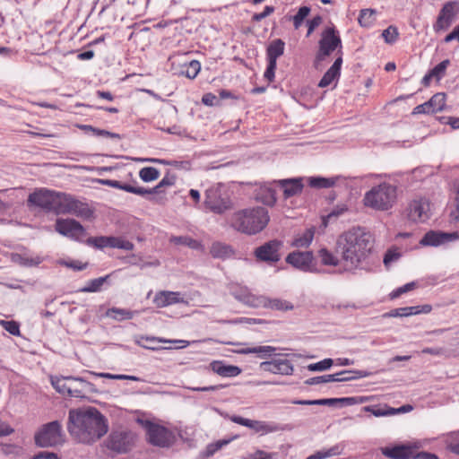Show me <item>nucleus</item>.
<instances>
[{
    "instance_id": "3c124183",
    "label": "nucleus",
    "mask_w": 459,
    "mask_h": 459,
    "mask_svg": "<svg viewBox=\"0 0 459 459\" xmlns=\"http://www.w3.org/2000/svg\"><path fill=\"white\" fill-rule=\"evenodd\" d=\"M310 8L308 6H302L299 9L298 13L292 17L293 25L295 29H299L305 18L309 14Z\"/></svg>"
},
{
    "instance_id": "6e6552de",
    "label": "nucleus",
    "mask_w": 459,
    "mask_h": 459,
    "mask_svg": "<svg viewBox=\"0 0 459 459\" xmlns=\"http://www.w3.org/2000/svg\"><path fill=\"white\" fill-rule=\"evenodd\" d=\"M35 444L39 447H52L61 445L64 441L62 426L54 420L44 424L34 436Z\"/></svg>"
},
{
    "instance_id": "20e7f679",
    "label": "nucleus",
    "mask_w": 459,
    "mask_h": 459,
    "mask_svg": "<svg viewBox=\"0 0 459 459\" xmlns=\"http://www.w3.org/2000/svg\"><path fill=\"white\" fill-rule=\"evenodd\" d=\"M397 187L384 182L372 187L364 195V204L377 211L389 210L396 201Z\"/></svg>"
},
{
    "instance_id": "c03bdc74",
    "label": "nucleus",
    "mask_w": 459,
    "mask_h": 459,
    "mask_svg": "<svg viewBox=\"0 0 459 459\" xmlns=\"http://www.w3.org/2000/svg\"><path fill=\"white\" fill-rule=\"evenodd\" d=\"M428 102L431 109H433V113L441 111L446 106V94L437 93L433 95Z\"/></svg>"
},
{
    "instance_id": "4be33fe9",
    "label": "nucleus",
    "mask_w": 459,
    "mask_h": 459,
    "mask_svg": "<svg viewBox=\"0 0 459 459\" xmlns=\"http://www.w3.org/2000/svg\"><path fill=\"white\" fill-rule=\"evenodd\" d=\"M153 303L157 307H165L178 303H186L183 295L178 291L160 290L156 292Z\"/></svg>"
},
{
    "instance_id": "0eeeda50",
    "label": "nucleus",
    "mask_w": 459,
    "mask_h": 459,
    "mask_svg": "<svg viewBox=\"0 0 459 459\" xmlns=\"http://www.w3.org/2000/svg\"><path fill=\"white\" fill-rule=\"evenodd\" d=\"M342 39L333 27L326 28L321 34L318 42V51L315 58V66L317 68L334 50L338 49L339 56H342Z\"/></svg>"
},
{
    "instance_id": "864d4df0",
    "label": "nucleus",
    "mask_w": 459,
    "mask_h": 459,
    "mask_svg": "<svg viewBox=\"0 0 459 459\" xmlns=\"http://www.w3.org/2000/svg\"><path fill=\"white\" fill-rule=\"evenodd\" d=\"M449 64L450 61L448 59L443 60L429 71L431 75L439 81L445 75L446 70Z\"/></svg>"
},
{
    "instance_id": "a19ab883",
    "label": "nucleus",
    "mask_w": 459,
    "mask_h": 459,
    "mask_svg": "<svg viewBox=\"0 0 459 459\" xmlns=\"http://www.w3.org/2000/svg\"><path fill=\"white\" fill-rule=\"evenodd\" d=\"M85 243L97 249H103L105 247H110V237L100 236V237H90L86 239Z\"/></svg>"
},
{
    "instance_id": "473e14b6",
    "label": "nucleus",
    "mask_w": 459,
    "mask_h": 459,
    "mask_svg": "<svg viewBox=\"0 0 459 459\" xmlns=\"http://www.w3.org/2000/svg\"><path fill=\"white\" fill-rule=\"evenodd\" d=\"M344 445L342 443L328 448L316 451L313 455L307 456L306 459H326L332 456L339 455L342 453Z\"/></svg>"
},
{
    "instance_id": "dca6fc26",
    "label": "nucleus",
    "mask_w": 459,
    "mask_h": 459,
    "mask_svg": "<svg viewBox=\"0 0 459 459\" xmlns=\"http://www.w3.org/2000/svg\"><path fill=\"white\" fill-rule=\"evenodd\" d=\"M56 191L39 188L29 195L28 204L54 212Z\"/></svg>"
},
{
    "instance_id": "58836bf2",
    "label": "nucleus",
    "mask_w": 459,
    "mask_h": 459,
    "mask_svg": "<svg viewBox=\"0 0 459 459\" xmlns=\"http://www.w3.org/2000/svg\"><path fill=\"white\" fill-rule=\"evenodd\" d=\"M109 278V275H106L103 277H99L92 279L87 282V284L82 287L80 291L81 292H98L101 290L103 284Z\"/></svg>"
},
{
    "instance_id": "603ef678",
    "label": "nucleus",
    "mask_w": 459,
    "mask_h": 459,
    "mask_svg": "<svg viewBox=\"0 0 459 459\" xmlns=\"http://www.w3.org/2000/svg\"><path fill=\"white\" fill-rule=\"evenodd\" d=\"M333 364V360L332 359H325L316 363H312L307 365V368L309 371H325L329 369Z\"/></svg>"
},
{
    "instance_id": "f257e3e1",
    "label": "nucleus",
    "mask_w": 459,
    "mask_h": 459,
    "mask_svg": "<svg viewBox=\"0 0 459 459\" xmlns=\"http://www.w3.org/2000/svg\"><path fill=\"white\" fill-rule=\"evenodd\" d=\"M373 247L371 235L362 228H352L341 234L336 240V253L345 272L362 269Z\"/></svg>"
},
{
    "instance_id": "2eb2a0df",
    "label": "nucleus",
    "mask_w": 459,
    "mask_h": 459,
    "mask_svg": "<svg viewBox=\"0 0 459 459\" xmlns=\"http://www.w3.org/2000/svg\"><path fill=\"white\" fill-rule=\"evenodd\" d=\"M408 219L413 222H424L430 217V204L427 198L411 200L406 209Z\"/></svg>"
},
{
    "instance_id": "1a4fd4ad",
    "label": "nucleus",
    "mask_w": 459,
    "mask_h": 459,
    "mask_svg": "<svg viewBox=\"0 0 459 459\" xmlns=\"http://www.w3.org/2000/svg\"><path fill=\"white\" fill-rule=\"evenodd\" d=\"M236 299L253 307H266L280 311L291 310L293 308V306L287 300L281 299H269L264 296H255L251 293L236 296Z\"/></svg>"
},
{
    "instance_id": "8fccbe9b",
    "label": "nucleus",
    "mask_w": 459,
    "mask_h": 459,
    "mask_svg": "<svg viewBox=\"0 0 459 459\" xmlns=\"http://www.w3.org/2000/svg\"><path fill=\"white\" fill-rule=\"evenodd\" d=\"M309 185L312 187L328 188L334 185V180L325 178H310Z\"/></svg>"
},
{
    "instance_id": "6ab92c4d",
    "label": "nucleus",
    "mask_w": 459,
    "mask_h": 459,
    "mask_svg": "<svg viewBox=\"0 0 459 459\" xmlns=\"http://www.w3.org/2000/svg\"><path fill=\"white\" fill-rule=\"evenodd\" d=\"M148 440L151 444L157 446H169L170 444L171 434L164 427L149 423L147 426Z\"/></svg>"
},
{
    "instance_id": "a18cd8bd",
    "label": "nucleus",
    "mask_w": 459,
    "mask_h": 459,
    "mask_svg": "<svg viewBox=\"0 0 459 459\" xmlns=\"http://www.w3.org/2000/svg\"><path fill=\"white\" fill-rule=\"evenodd\" d=\"M110 247L131 251L134 249V244L119 237H110Z\"/></svg>"
},
{
    "instance_id": "72a5a7b5",
    "label": "nucleus",
    "mask_w": 459,
    "mask_h": 459,
    "mask_svg": "<svg viewBox=\"0 0 459 459\" xmlns=\"http://www.w3.org/2000/svg\"><path fill=\"white\" fill-rule=\"evenodd\" d=\"M314 235V228L307 229L302 234H299L294 238L291 246L298 248L307 247L312 243Z\"/></svg>"
},
{
    "instance_id": "69168bd1",
    "label": "nucleus",
    "mask_w": 459,
    "mask_h": 459,
    "mask_svg": "<svg viewBox=\"0 0 459 459\" xmlns=\"http://www.w3.org/2000/svg\"><path fill=\"white\" fill-rule=\"evenodd\" d=\"M277 63L268 62L267 68L264 74V77L269 82H273L275 76Z\"/></svg>"
},
{
    "instance_id": "338daca9",
    "label": "nucleus",
    "mask_w": 459,
    "mask_h": 459,
    "mask_svg": "<svg viewBox=\"0 0 459 459\" xmlns=\"http://www.w3.org/2000/svg\"><path fill=\"white\" fill-rule=\"evenodd\" d=\"M430 113H433V109H431L428 101L423 104L416 106L412 110V115L430 114Z\"/></svg>"
},
{
    "instance_id": "a211bd4d",
    "label": "nucleus",
    "mask_w": 459,
    "mask_h": 459,
    "mask_svg": "<svg viewBox=\"0 0 459 459\" xmlns=\"http://www.w3.org/2000/svg\"><path fill=\"white\" fill-rule=\"evenodd\" d=\"M259 368L264 372L281 376H291L294 372L292 362L287 359L281 358L263 361L260 363Z\"/></svg>"
},
{
    "instance_id": "052dcab7",
    "label": "nucleus",
    "mask_w": 459,
    "mask_h": 459,
    "mask_svg": "<svg viewBox=\"0 0 459 459\" xmlns=\"http://www.w3.org/2000/svg\"><path fill=\"white\" fill-rule=\"evenodd\" d=\"M274 12V7L271 5H266L262 13H255L252 16V21L260 22L271 15Z\"/></svg>"
},
{
    "instance_id": "f3484780",
    "label": "nucleus",
    "mask_w": 459,
    "mask_h": 459,
    "mask_svg": "<svg viewBox=\"0 0 459 459\" xmlns=\"http://www.w3.org/2000/svg\"><path fill=\"white\" fill-rule=\"evenodd\" d=\"M134 436L128 431H114L108 439L107 446L108 449L117 453H126L133 446Z\"/></svg>"
},
{
    "instance_id": "bb28decb",
    "label": "nucleus",
    "mask_w": 459,
    "mask_h": 459,
    "mask_svg": "<svg viewBox=\"0 0 459 459\" xmlns=\"http://www.w3.org/2000/svg\"><path fill=\"white\" fill-rule=\"evenodd\" d=\"M381 453L391 459H409L412 456L411 449L406 446L382 447Z\"/></svg>"
},
{
    "instance_id": "6e6d98bb",
    "label": "nucleus",
    "mask_w": 459,
    "mask_h": 459,
    "mask_svg": "<svg viewBox=\"0 0 459 459\" xmlns=\"http://www.w3.org/2000/svg\"><path fill=\"white\" fill-rule=\"evenodd\" d=\"M364 410L366 411H370L376 417L393 415L395 413V409H394V408H389L388 410H385L382 408H374L372 406H366V407H364Z\"/></svg>"
},
{
    "instance_id": "09e8293b",
    "label": "nucleus",
    "mask_w": 459,
    "mask_h": 459,
    "mask_svg": "<svg viewBox=\"0 0 459 459\" xmlns=\"http://www.w3.org/2000/svg\"><path fill=\"white\" fill-rule=\"evenodd\" d=\"M399 36L398 30L395 26L390 25L382 32V37L385 43L394 44Z\"/></svg>"
},
{
    "instance_id": "e433bc0d",
    "label": "nucleus",
    "mask_w": 459,
    "mask_h": 459,
    "mask_svg": "<svg viewBox=\"0 0 459 459\" xmlns=\"http://www.w3.org/2000/svg\"><path fill=\"white\" fill-rule=\"evenodd\" d=\"M356 403L354 397H342V398H325L314 400V405H334L342 403L343 405H352Z\"/></svg>"
},
{
    "instance_id": "412c9836",
    "label": "nucleus",
    "mask_w": 459,
    "mask_h": 459,
    "mask_svg": "<svg viewBox=\"0 0 459 459\" xmlns=\"http://www.w3.org/2000/svg\"><path fill=\"white\" fill-rule=\"evenodd\" d=\"M271 183H259L254 190V198L255 201L260 202L268 206H273L276 203V192Z\"/></svg>"
},
{
    "instance_id": "0e129e2a",
    "label": "nucleus",
    "mask_w": 459,
    "mask_h": 459,
    "mask_svg": "<svg viewBox=\"0 0 459 459\" xmlns=\"http://www.w3.org/2000/svg\"><path fill=\"white\" fill-rule=\"evenodd\" d=\"M400 253L396 250H388L384 257V264L385 266H388L392 262L396 261L400 257Z\"/></svg>"
},
{
    "instance_id": "c9c22d12",
    "label": "nucleus",
    "mask_w": 459,
    "mask_h": 459,
    "mask_svg": "<svg viewBox=\"0 0 459 459\" xmlns=\"http://www.w3.org/2000/svg\"><path fill=\"white\" fill-rule=\"evenodd\" d=\"M135 314V311L118 307H111L107 311L108 316L118 321L132 319Z\"/></svg>"
},
{
    "instance_id": "49530a36",
    "label": "nucleus",
    "mask_w": 459,
    "mask_h": 459,
    "mask_svg": "<svg viewBox=\"0 0 459 459\" xmlns=\"http://www.w3.org/2000/svg\"><path fill=\"white\" fill-rule=\"evenodd\" d=\"M82 130L85 132H91L96 136H101V137H111V138H117L119 139L120 135L116 133H111L109 131L104 130V129H99L95 128L89 125H83L81 126Z\"/></svg>"
},
{
    "instance_id": "9d476101",
    "label": "nucleus",
    "mask_w": 459,
    "mask_h": 459,
    "mask_svg": "<svg viewBox=\"0 0 459 459\" xmlns=\"http://www.w3.org/2000/svg\"><path fill=\"white\" fill-rule=\"evenodd\" d=\"M368 376H369V373L362 370H342L336 374L313 377L305 380L304 383L307 385H315L329 382H345Z\"/></svg>"
},
{
    "instance_id": "5fc2aeb1",
    "label": "nucleus",
    "mask_w": 459,
    "mask_h": 459,
    "mask_svg": "<svg viewBox=\"0 0 459 459\" xmlns=\"http://www.w3.org/2000/svg\"><path fill=\"white\" fill-rule=\"evenodd\" d=\"M0 325L6 332L11 333L12 335L19 336L21 334L20 325L13 320H11V321L1 320Z\"/></svg>"
},
{
    "instance_id": "e2e57ef3",
    "label": "nucleus",
    "mask_w": 459,
    "mask_h": 459,
    "mask_svg": "<svg viewBox=\"0 0 459 459\" xmlns=\"http://www.w3.org/2000/svg\"><path fill=\"white\" fill-rule=\"evenodd\" d=\"M202 102L206 106L212 107L219 104V100L214 94L208 92L203 95Z\"/></svg>"
},
{
    "instance_id": "2f4dec72",
    "label": "nucleus",
    "mask_w": 459,
    "mask_h": 459,
    "mask_svg": "<svg viewBox=\"0 0 459 459\" xmlns=\"http://www.w3.org/2000/svg\"><path fill=\"white\" fill-rule=\"evenodd\" d=\"M276 351L275 347L273 346H254V347H247L242 348L238 351H237L239 354H251L255 353L258 355L259 358L265 359L272 357Z\"/></svg>"
},
{
    "instance_id": "b1692460",
    "label": "nucleus",
    "mask_w": 459,
    "mask_h": 459,
    "mask_svg": "<svg viewBox=\"0 0 459 459\" xmlns=\"http://www.w3.org/2000/svg\"><path fill=\"white\" fill-rule=\"evenodd\" d=\"M454 238V234L430 230L420 239V244L424 247H438Z\"/></svg>"
},
{
    "instance_id": "7ed1b4c3",
    "label": "nucleus",
    "mask_w": 459,
    "mask_h": 459,
    "mask_svg": "<svg viewBox=\"0 0 459 459\" xmlns=\"http://www.w3.org/2000/svg\"><path fill=\"white\" fill-rule=\"evenodd\" d=\"M268 211L261 206L246 208L234 212L230 219L231 227L247 235L261 232L268 224Z\"/></svg>"
},
{
    "instance_id": "de8ad7c7",
    "label": "nucleus",
    "mask_w": 459,
    "mask_h": 459,
    "mask_svg": "<svg viewBox=\"0 0 459 459\" xmlns=\"http://www.w3.org/2000/svg\"><path fill=\"white\" fill-rule=\"evenodd\" d=\"M13 260L23 266H36L42 262L39 256L27 257L21 255H15Z\"/></svg>"
},
{
    "instance_id": "ea45409f",
    "label": "nucleus",
    "mask_w": 459,
    "mask_h": 459,
    "mask_svg": "<svg viewBox=\"0 0 459 459\" xmlns=\"http://www.w3.org/2000/svg\"><path fill=\"white\" fill-rule=\"evenodd\" d=\"M169 240L171 243H174L175 245L187 246L192 249H199L202 247L199 241L187 236L171 237Z\"/></svg>"
},
{
    "instance_id": "c756f323",
    "label": "nucleus",
    "mask_w": 459,
    "mask_h": 459,
    "mask_svg": "<svg viewBox=\"0 0 459 459\" xmlns=\"http://www.w3.org/2000/svg\"><path fill=\"white\" fill-rule=\"evenodd\" d=\"M213 372L221 377H237L241 373V369L233 365H224L221 361H214L211 364Z\"/></svg>"
},
{
    "instance_id": "393cba45",
    "label": "nucleus",
    "mask_w": 459,
    "mask_h": 459,
    "mask_svg": "<svg viewBox=\"0 0 459 459\" xmlns=\"http://www.w3.org/2000/svg\"><path fill=\"white\" fill-rule=\"evenodd\" d=\"M342 65V56H338L331 67L325 73L323 77L318 82V87L325 88L329 86L333 81L338 80L341 75V67Z\"/></svg>"
},
{
    "instance_id": "f03ea898",
    "label": "nucleus",
    "mask_w": 459,
    "mask_h": 459,
    "mask_svg": "<svg viewBox=\"0 0 459 459\" xmlns=\"http://www.w3.org/2000/svg\"><path fill=\"white\" fill-rule=\"evenodd\" d=\"M67 430L78 442L91 444L108 432V424L105 417L96 408L71 410Z\"/></svg>"
},
{
    "instance_id": "aec40b11",
    "label": "nucleus",
    "mask_w": 459,
    "mask_h": 459,
    "mask_svg": "<svg viewBox=\"0 0 459 459\" xmlns=\"http://www.w3.org/2000/svg\"><path fill=\"white\" fill-rule=\"evenodd\" d=\"M313 259L314 255L311 251H294L287 255L286 263L299 270L308 272L311 270Z\"/></svg>"
},
{
    "instance_id": "774afa93",
    "label": "nucleus",
    "mask_w": 459,
    "mask_h": 459,
    "mask_svg": "<svg viewBox=\"0 0 459 459\" xmlns=\"http://www.w3.org/2000/svg\"><path fill=\"white\" fill-rule=\"evenodd\" d=\"M30 459H59L57 455L53 452L41 451L34 455Z\"/></svg>"
},
{
    "instance_id": "4468645a",
    "label": "nucleus",
    "mask_w": 459,
    "mask_h": 459,
    "mask_svg": "<svg viewBox=\"0 0 459 459\" xmlns=\"http://www.w3.org/2000/svg\"><path fill=\"white\" fill-rule=\"evenodd\" d=\"M55 229L59 234L75 241H82L86 235L84 227L74 219H57Z\"/></svg>"
},
{
    "instance_id": "79ce46f5",
    "label": "nucleus",
    "mask_w": 459,
    "mask_h": 459,
    "mask_svg": "<svg viewBox=\"0 0 459 459\" xmlns=\"http://www.w3.org/2000/svg\"><path fill=\"white\" fill-rule=\"evenodd\" d=\"M375 10L363 9L360 11L358 22L362 27H370L375 22Z\"/></svg>"
},
{
    "instance_id": "bf43d9fd",
    "label": "nucleus",
    "mask_w": 459,
    "mask_h": 459,
    "mask_svg": "<svg viewBox=\"0 0 459 459\" xmlns=\"http://www.w3.org/2000/svg\"><path fill=\"white\" fill-rule=\"evenodd\" d=\"M119 189L124 190L128 193L135 194L138 195H145V188L133 186L129 184H124L122 182H120Z\"/></svg>"
},
{
    "instance_id": "a878e982",
    "label": "nucleus",
    "mask_w": 459,
    "mask_h": 459,
    "mask_svg": "<svg viewBox=\"0 0 459 459\" xmlns=\"http://www.w3.org/2000/svg\"><path fill=\"white\" fill-rule=\"evenodd\" d=\"M51 384L53 387L61 394H67L71 396L80 394V391L75 389V385L68 382L67 377H52Z\"/></svg>"
},
{
    "instance_id": "13d9d810",
    "label": "nucleus",
    "mask_w": 459,
    "mask_h": 459,
    "mask_svg": "<svg viewBox=\"0 0 459 459\" xmlns=\"http://www.w3.org/2000/svg\"><path fill=\"white\" fill-rule=\"evenodd\" d=\"M60 264L68 268H72L74 271H82V270L86 269L88 266V263H82L78 260H73L70 262L62 261V262H60Z\"/></svg>"
},
{
    "instance_id": "5701e85b",
    "label": "nucleus",
    "mask_w": 459,
    "mask_h": 459,
    "mask_svg": "<svg viewBox=\"0 0 459 459\" xmlns=\"http://www.w3.org/2000/svg\"><path fill=\"white\" fill-rule=\"evenodd\" d=\"M275 183L282 188L286 199L300 194L304 187L301 178L281 179Z\"/></svg>"
},
{
    "instance_id": "39448f33",
    "label": "nucleus",
    "mask_w": 459,
    "mask_h": 459,
    "mask_svg": "<svg viewBox=\"0 0 459 459\" xmlns=\"http://www.w3.org/2000/svg\"><path fill=\"white\" fill-rule=\"evenodd\" d=\"M204 205L210 212L221 215L232 210L234 204L228 187L217 183L205 190Z\"/></svg>"
},
{
    "instance_id": "9b49d317",
    "label": "nucleus",
    "mask_w": 459,
    "mask_h": 459,
    "mask_svg": "<svg viewBox=\"0 0 459 459\" xmlns=\"http://www.w3.org/2000/svg\"><path fill=\"white\" fill-rule=\"evenodd\" d=\"M282 247V241L272 239L257 247L254 251V255L257 261L273 264L281 260Z\"/></svg>"
},
{
    "instance_id": "f8f14e48",
    "label": "nucleus",
    "mask_w": 459,
    "mask_h": 459,
    "mask_svg": "<svg viewBox=\"0 0 459 459\" xmlns=\"http://www.w3.org/2000/svg\"><path fill=\"white\" fill-rule=\"evenodd\" d=\"M230 420L241 426L247 427L255 432L260 433L261 435H267L286 429L284 425L273 421L253 420L236 415L230 417Z\"/></svg>"
},
{
    "instance_id": "c85d7f7f",
    "label": "nucleus",
    "mask_w": 459,
    "mask_h": 459,
    "mask_svg": "<svg viewBox=\"0 0 459 459\" xmlns=\"http://www.w3.org/2000/svg\"><path fill=\"white\" fill-rule=\"evenodd\" d=\"M68 382L75 385V389L80 391V394L77 395H71V397L82 398L85 397L87 394L92 393L95 391L94 385L91 382L85 380L82 377H67Z\"/></svg>"
},
{
    "instance_id": "37998d69",
    "label": "nucleus",
    "mask_w": 459,
    "mask_h": 459,
    "mask_svg": "<svg viewBox=\"0 0 459 459\" xmlns=\"http://www.w3.org/2000/svg\"><path fill=\"white\" fill-rule=\"evenodd\" d=\"M139 177L144 182H152L159 178L160 171L154 167H144L139 171Z\"/></svg>"
},
{
    "instance_id": "4c0bfd02",
    "label": "nucleus",
    "mask_w": 459,
    "mask_h": 459,
    "mask_svg": "<svg viewBox=\"0 0 459 459\" xmlns=\"http://www.w3.org/2000/svg\"><path fill=\"white\" fill-rule=\"evenodd\" d=\"M318 256L321 260V263L325 265L336 266L341 264V257L338 258L327 248H321L318 251Z\"/></svg>"
},
{
    "instance_id": "680f3d73",
    "label": "nucleus",
    "mask_w": 459,
    "mask_h": 459,
    "mask_svg": "<svg viewBox=\"0 0 459 459\" xmlns=\"http://www.w3.org/2000/svg\"><path fill=\"white\" fill-rule=\"evenodd\" d=\"M409 307V315H419L420 313L428 314L431 311L432 307L430 305H424V306H413V307Z\"/></svg>"
},
{
    "instance_id": "cd10ccee",
    "label": "nucleus",
    "mask_w": 459,
    "mask_h": 459,
    "mask_svg": "<svg viewBox=\"0 0 459 459\" xmlns=\"http://www.w3.org/2000/svg\"><path fill=\"white\" fill-rule=\"evenodd\" d=\"M285 43L281 39H273L270 42L266 49L267 62L277 63V59L283 55Z\"/></svg>"
},
{
    "instance_id": "ddd939ff",
    "label": "nucleus",
    "mask_w": 459,
    "mask_h": 459,
    "mask_svg": "<svg viewBox=\"0 0 459 459\" xmlns=\"http://www.w3.org/2000/svg\"><path fill=\"white\" fill-rule=\"evenodd\" d=\"M459 13V4L455 1L446 2L439 11L436 22L433 24L435 32L447 30L455 22Z\"/></svg>"
},
{
    "instance_id": "423d86ee",
    "label": "nucleus",
    "mask_w": 459,
    "mask_h": 459,
    "mask_svg": "<svg viewBox=\"0 0 459 459\" xmlns=\"http://www.w3.org/2000/svg\"><path fill=\"white\" fill-rule=\"evenodd\" d=\"M54 213L56 215L72 214L84 220L92 219L94 214L93 210L87 204L62 192H56Z\"/></svg>"
},
{
    "instance_id": "4d7b16f0",
    "label": "nucleus",
    "mask_w": 459,
    "mask_h": 459,
    "mask_svg": "<svg viewBox=\"0 0 459 459\" xmlns=\"http://www.w3.org/2000/svg\"><path fill=\"white\" fill-rule=\"evenodd\" d=\"M415 287H416V283L414 281L408 282V283L404 284L403 286H401V287L397 288L396 290H394V291H392L390 293V297H391V299H396V298L400 297L402 294L408 292L410 290H412Z\"/></svg>"
},
{
    "instance_id": "f704fd0d",
    "label": "nucleus",
    "mask_w": 459,
    "mask_h": 459,
    "mask_svg": "<svg viewBox=\"0 0 459 459\" xmlns=\"http://www.w3.org/2000/svg\"><path fill=\"white\" fill-rule=\"evenodd\" d=\"M201 70V64L197 60H192L181 65L178 74L188 79H195Z\"/></svg>"
},
{
    "instance_id": "7c9ffc66",
    "label": "nucleus",
    "mask_w": 459,
    "mask_h": 459,
    "mask_svg": "<svg viewBox=\"0 0 459 459\" xmlns=\"http://www.w3.org/2000/svg\"><path fill=\"white\" fill-rule=\"evenodd\" d=\"M210 253L214 258L227 259L234 255V250L228 244L214 242L210 248Z\"/></svg>"
}]
</instances>
